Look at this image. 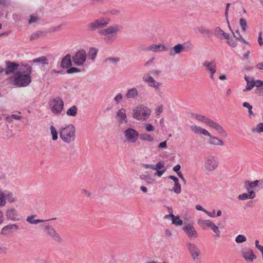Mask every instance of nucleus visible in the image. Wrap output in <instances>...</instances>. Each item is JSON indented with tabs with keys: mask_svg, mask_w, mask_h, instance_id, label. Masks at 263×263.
<instances>
[{
	"mask_svg": "<svg viewBox=\"0 0 263 263\" xmlns=\"http://www.w3.org/2000/svg\"><path fill=\"white\" fill-rule=\"evenodd\" d=\"M32 67L29 64H22L12 78L13 84L18 87H26L31 82Z\"/></svg>",
	"mask_w": 263,
	"mask_h": 263,
	"instance_id": "obj_1",
	"label": "nucleus"
},
{
	"mask_svg": "<svg viewBox=\"0 0 263 263\" xmlns=\"http://www.w3.org/2000/svg\"><path fill=\"white\" fill-rule=\"evenodd\" d=\"M121 27L118 25L109 26L108 28L99 30L98 32L104 36V40L107 43H112L117 36V33L121 30Z\"/></svg>",
	"mask_w": 263,
	"mask_h": 263,
	"instance_id": "obj_2",
	"label": "nucleus"
},
{
	"mask_svg": "<svg viewBox=\"0 0 263 263\" xmlns=\"http://www.w3.org/2000/svg\"><path fill=\"white\" fill-rule=\"evenodd\" d=\"M60 137L63 142L70 143L74 141L76 138V128L71 124H68L62 127L60 132Z\"/></svg>",
	"mask_w": 263,
	"mask_h": 263,
	"instance_id": "obj_3",
	"label": "nucleus"
},
{
	"mask_svg": "<svg viewBox=\"0 0 263 263\" xmlns=\"http://www.w3.org/2000/svg\"><path fill=\"white\" fill-rule=\"evenodd\" d=\"M133 117L137 120L145 121L150 116L151 109L144 105L137 106L133 110Z\"/></svg>",
	"mask_w": 263,
	"mask_h": 263,
	"instance_id": "obj_4",
	"label": "nucleus"
},
{
	"mask_svg": "<svg viewBox=\"0 0 263 263\" xmlns=\"http://www.w3.org/2000/svg\"><path fill=\"white\" fill-rule=\"evenodd\" d=\"M51 111L54 114H60L64 107V102L59 97L52 99L49 103Z\"/></svg>",
	"mask_w": 263,
	"mask_h": 263,
	"instance_id": "obj_5",
	"label": "nucleus"
},
{
	"mask_svg": "<svg viewBox=\"0 0 263 263\" xmlns=\"http://www.w3.org/2000/svg\"><path fill=\"white\" fill-rule=\"evenodd\" d=\"M109 22L110 20L108 18H101L96 20L87 24V30L92 31L99 28H104L109 24Z\"/></svg>",
	"mask_w": 263,
	"mask_h": 263,
	"instance_id": "obj_6",
	"label": "nucleus"
},
{
	"mask_svg": "<svg viewBox=\"0 0 263 263\" xmlns=\"http://www.w3.org/2000/svg\"><path fill=\"white\" fill-rule=\"evenodd\" d=\"M218 163L217 159L213 156H209L206 157L204 160L205 170L209 172H212L215 170L218 166Z\"/></svg>",
	"mask_w": 263,
	"mask_h": 263,
	"instance_id": "obj_7",
	"label": "nucleus"
},
{
	"mask_svg": "<svg viewBox=\"0 0 263 263\" xmlns=\"http://www.w3.org/2000/svg\"><path fill=\"white\" fill-rule=\"evenodd\" d=\"M86 52L84 49H81L76 52L72 58V62L77 66H82L86 62Z\"/></svg>",
	"mask_w": 263,
	"mask_h": 263,
	"instance_id": "obj_8",
	"label": "nucleus"
},
{
	"mask_svg": "<svg viewBox=\"0 0 263 263\" xmlns=\"http://www.w3.org/2000/svg\"><path fill=\"white\" fill-rule=\"evenodd\" d=\"M123 134L126 140L131 143H135L140 135L138 132L133 128H128L124 131Z\"/></svg>",
	"mask_w": 263,
	"mask_h": 263,
	"instance_id": "obj_9",
	"label": "nucleus"
},
{
	"mask_svg": "<svg viewBox=\"0 0 263 263\" xmlns=\"http://www.w3.org/2000/svg\"><path fill=\"white\" fill-rule=\"evenodd\" d=\"M258 187L263 189V179L256 180L254 181L246 180L244 182V188L248 192H255L254 190Z\"/></svg>",
	"mask_w": 263,
	"mask_h": 263,
	"instance_id": "obj_10",
	"label": "nucleus"
},
{
	"mask_svg": "<svg viewBox=\"0 0 263 263\" xmlns=\"http://www.w3.org/2000/svg\"><path fill=\"white\" fill-rule=\"evenodd\" d=\"M186 247L194 261L198 260L201 257V252L197 246L193 243H186Z\"/></svg>",
	"mask_w": 263,
	"mask_h": 263,
	"instance_id": "obj_11",
	"label": "nucleus"
},
{
	"mask_svg": "<svg viewBox=\"0 0 263 263\" xmlns=\"http://www.w3.org/2000/svg\"><path fill=\"white\" fill-rule=\"evenodd\" d=\"M43 227L46 233L54 241L58 242H62V238L52 226L49 224H45Z\"/></svg>",
	"mask_w": 263,
	"mask_h": 263,
	"instance_id": "obj_12",
	"label": "nucleus"
},
{
	"mask_svg": "<svg viewBox=\"0 0 263 263\" xmlns=\"http://www.w3.org/2000/svg\"><path fill=\"white\" fill-rule=\"evenodd\" d=\"M240 253L241 256L247 261L252 262L254 259L256 258V256L249 247H245L242 248Z\"/></svg>",
	"mask_w": 263,
	"mask_h": 263,
	"instance_id": "obj_13",
	"label": "nucleus"
},
{
	"mask_svg": "<svg viewBox=\"0 0 263 263\" xmlns=\"http://www.w3.org/2000/svg\"><path fill=\"white\" fill-rule=\"evenodd\" d=\"M6 66L5 69V72L6 75H9L12 73H15L14 72L18 70L20 68V64L11 61H6Z\"/></svg>",
	"mask_w": 263,
	"mask_h": 263,
	"instance_id": "obj_14",
	"label": "nucleus"
},
{
	"mask_svg": "<svg viewBox=\"0 0 263 263\" xmlns=\"http://www.w3.org/2000/svg\"><path fill=\"white\" fill-rule=\"evenodd\" d=\"M142 79L144 82L148 84L149 87L154 88L156 91L160 90V86H161V83L155 81L151 75L144 76L142 77Z\"/></svg>",
	"mask_w": 263,
	"mask_h": 263,
	"instance_id": "obj_15",
	"label": "nucleus"
},
{
	"mask_svg": "<svg viewBox=\"0 0 263 263\" xmlns=\"http://www.w3.org/2000/svg\"><path fill=\"white\" fill-rule=\"evenodd\" d=\"M186 235L190 239L197 238L198 237V233L192 224H188L183 228Z\"/></svg>",
	"mask_w": 263,
	"mask_h": 263,
	"instance_id": "obj_16",
	"label": "nucleus"
},
{
	"mask_svg": "<svg viewBox=\"0 0 263 263\" xmlns=\"http://www.w3.org/2000/svg\"><path fill=\"white\" fill-rule=\"evenodd\" d=\"M116 118L120 125L127 123L128 120L125 109L123 108L120 109L116 114Z\"/></svg>",
	"mask_w": 263,
	"mask_h": 263,
	"instance_id": "obj_17",
	"label": "nucleus"
},
{
	"mask_svg": "<svg viewBox=\"0 0 263 263\" xmlns=\"http://www.w3.org/2000/svg\"><path fill=\"white\" fill-rule=\"evenodd\" d=\"M143 50L146 51H152L154 52H157L162 51H167L168 48L162 44H152L149 46L145 47L143 49Z\"/></svg>",
	"mask_w": 263,
	"mask_h": 263,
	"instance_id": "obj_18",
	"label": "nucleus"
},
{
	"mask_svg": "<svg viewBox=\"0 0 263 263\" xmlns=\"http://www.w3.org/2000/svg\"><path fill=\"white\" fill-rule=\"evenodd\" d=\"M196 33H199L203 36L208 38L211 37L213 35V32L210 29L204 27L203 26H197L194 28Z\"/></svg>",
	"mask_w": 263,
	"mask_h": 263,
	"instance_id": "obj_19",
	"label": "nucleus"
},
{
	"mask_svg": "<svg viewBox=\"0 0 263 263\" xmlns=\"http://www.w3.org/2000/svg\"><path fill=\"white\" fill-rule=\"evenodd\" d=\"M6 216L8 219L12 221L19 220L17 212L14 208L8 209L6 212Z\"/></svg>",
	"mask_w": 263,
	"mask_h": 263,
	"instance_id": "obj_20",
	"label": "nucleus"
},
{
	"mask_svg": "<svg viewBox=\"0 0 263 263\" xmlns=\"http://www.w3.org/2000/svg\"><path fill=\"white\" fill-rule=\"evenodd\" d=\"M209 126L215 129L223 137H226L227 136V134L223 128L219 124L215 122L213 120H212L209 125Z\"/></svg>",
	"mask_w": 263,
	"mask_h": 263,
	"instance_id": "obj_21",
	"label": "nucleus"
},
{
	"mask_svg": "<svg viewBox=\"0 0 263 263\" xmlns=\"http://www.w3.org/2000/svg\"><path fill=\"white\" fill-rule=\"evenodd\" d=\"M72 59L69 54H66L62 59L61 67L62 68L67 69L72 66Z\"/></svg>",
	"mask_w": 263,
	"mask_h": 263,
	"instance_id": "obj_22",
	"label": "nucleus"
},
{
	"mask_svg": "<svg viewBox=\"0 0 263 263\" xmlns=\"http://www.w3.org/2000/svg\"><path fill=\"white\" fill-rule=\"evenodd\" d=\"M203 66L205 68L206 71L210 73H215L216 72V66L214 61L209 62L204 61Z\"/></svg>",
	"mask_w": 263,
	"mask_h": 263,
	"instance_id": "obj_23",
	"label": "nucleus"
},
{
	"mask_svg": "<svg viewBox=\"0 0 263 263\" xmlns=\"http://www.w3.org/2000/svg\"><path fill=\"white\" fill-rule=\"evenodd\" d=\"M208 143L214 146H223L224 145L223 142L217 137L211 136L208 141Z\"/></svg>",
	"mask_w": 263,
	"mask_h": 263,
	"instance_id": "obj_24",
	"label": "nucleus"
},
{
	"mask_svg": "<svg viewBox=\"0 0 263 263\" xmlns=\"http://www.w3.org/2000/svg\"><path fill=\"white\" fill-rule=\"evenodd\" d=\"M184 50V47L183 44H178L175 45L173 49H172L170 52V55L171 56H174L175 54H179Z\"/></svg>",
	"mask_w": 263,
	"mask_h": 263,
	"instance_id": "obj_25",
	"label": "nucleus"
},
{
	"mask_svg": "<svg viewBox=\"0 0 263 263\" xmlns=\"http://www.w3.org/2000/svg\"><path fill=\"white\" fill-rule=\"evenodd\" d=\"M13 229L17 230L18 229V226L16 224L6 226L2 229L1 234L4 235H7L10 234L11 233V231Z\"/></svg>",
	"mask_w": 263,
	"mask_h": 263,
	"instance_id": "obj_26",
	"label": "nucleus"
},
{
	"mask_svg": "<svg viewBox=\"0 0 263 263\" xmlns=\"http://www.w3.org/2000/svg\"><path fill=\"white\" fill-rule=\"evenodd\" d=\"M192 117L195 118L196 119L198 120L199 121H201L204 122L205 124H206L207 125L209 126L211 122L212 121V119L208 118L204 116L197 114H193Z\"/></svg>",
	"mask_w": 263,
	"mask_h": 263,
	"instance_id": "obj_27",
	"label": "nucleus"
},
{
	"mask_svg": "<svg viewBox=\"0 0 263 263\" xmlns=\"http://www.w3.org/2000/svg\"><path fill=\"white\" fill-rule=\"evenodd\" d=\"M138 96V92L136 87H133L129 89L126 94L125 97L127 99L136 98Z\"/></svg>",
	"mask_w": 263,
	"mask_h": 263,
	"instance_id": "obj_28",
	"label": "nucleus"
},
{
	"mask_svg": "<svg viewBox=\"0 0 263 263\" xmlns=\"http://www.w3.org/2000/svg\"><path fill=\"white\" fill-rule=\"evenodd\" d=\"M245 79L247 82V86L246 88L243 89V91H250L255 86V83H254V80L252 78H249L246 76L245 77Z\"/></svg>",
	"mask_w": 263,
	"mask_h": 263,
	"instance_id": "obj_29",
	"label": "nucleus"
},
{
	"mask_svg": "<svg viewBox=\"0 0 263 263\" xmlns=\"http://www.w3.org/2000/svg\"><path fill=\"white\" fill-rule=\"evenodd\" d=\"M256 196L255 192L252 191L248 192L247 193L240 194L238 198L240 200H245L248 199H253Z\"/></svg>",
	"mask_w": 263,
	"mask_h": 263,
	"instance_id": "obj_30",
	"label": "nucleus"
},
{
	"mask_svg": "<svg viewBox=\"0 0 263 263\" xmlns=\"http://www.w3.org/2000/svg\"><path fill=\"white\" fill-rule=\"evenodd\" d=\"M139 178L141 180L145 181L146 184H150L154 182V179L148 174L147 172H145V174H142L139 176Z\"/></svg>",
	"mask_w": 263,
	"mask_h": 263,
	"instance_id": "obj_31",
	"label": "nucleus"
},
{
	"mask_svg": "<svg viewBox=\"0 0 263 263\" xmlns=\"http://www.w3.org/2000/svg\"><path fill=\"white\" fill-rule=\"evenodd\" d=\"M29 63H39L43 65H48V60L46 57L42 56L38 58H36L32 61H29Z\"/></svg>",
	"mask_w": 263,
	"mask_h": 263,
	"instance_id": "obj_32",
	"label": "nucleus"
},
{
	"mask_svg": "<svg viewBox=\"0 0 263 263\" xmlns=\"http://www.w3.org/2000/svg\"><path fill=\"white\" fill-rule=\"evenodd\" d=\"M36 216L35 215H31L28 216L26 218V221L30 224H37L40 222H43L45 220L42 219H35Z\"/></svg>",
	"mask_w": 263,
	"mask_h": 263,
	"instance_id": "obj_33",
	"label": "nucleus"
},
{
	"mask_svg": "<svg viewBox=\"0 0 263 263\" xmlns=\"http://www.w3.org/2000/svg\"><path fill=\"white\" fill-rule=\"evenodd\" d=\"M4 193H5V199H7L9 202L13 203L16 201V198L12 193L7 191Z\"/></svg>",
	"mask_w": 263,
	"mask_h": 263,
	"instance_id": "obj_34",
	"label": "nucleus"
},
{
	"mask_svg": "<svg viewBox=\"0 0 263 263\" xmlns=\"http://www.w3.org/2000/svg\"><path fill=\"white\" fill-rule=\"evenodd\" d=\"M98 50L97 48L91 47L89 48L88 52V58L92 60H94L96 58Z\"/></svg>",
	"mask_w": 263,
	"mask_h": 263,
	"instance_id": "obj_35",
	"label": "nucleus"
},
{
	"mask_svg": "<svg viewBox=\"0 0 263 263\" xmlns=\"http://www.w3.org/2000/svg\"><path fill=\"white\" fill-rule=\"evenodd\" d=\"M139 137L140 139L142 141L152 142L154 140V137L147 133H143L142 134H140Z\"/></svg>",
	"mask_w": 263,
	"mask_h": 263,
	"instance_id": "obj_36",
	"label": "nucleus"
},
{
	"mask_svg": "<svg viewBox=\"0 0 263 263\" xmlns=\"http://www.w3.org/2000/svg\"><path fill=\"white\" fill-rule=\"evenodd\" d=\"M78 113V107L76 105H73L70 107L66 111V114L69 116L74 117Z\"/></svg>",
	"mask_w": 263,
	"mask_h": 263,
	"instance_id": "obj_37",
	"label": "nucleus"
},
{
	"mask_svg": "<svg viewBox=\"0 0 263 263\" xmlns=\"http://www.w3.org/2000/svg\"><path fill=\"white\" fill-rule=\"evenodd\" d=\"M242 106L248 109L249 117L250 118H252L255 117V114L252 111V106L248 102H244L242 104Z\"/></svg>",
	"mask_w": 263,
	"mask_h": 263,
	"instance_id": "obj_38",
	"label": "nucleus"
},
{
	"mask_svg": "<svg viewBox=\"0 0 263 263\" xmlns=\"http://www.w3.org/2000/svg\"><path fill=\"white\" fill-rule=\"evenodd\" d=\"M46 35V32H42L41 31H38L35 33H34L32 34L30 36V40H37L41 36H44Z\"/></svg>",
	"mask_w": 263,
	"mask_h": 263,
	"instance_id": "obj_39",
	"label": "nucleus"
},
{
	"mask_svg": "<svg viewBox=\"0 0 263 263\" xmlns=\"http://www.w3.org/2000/svg\"><path fill=\"white\" fill-rule=\"evenodd\" d=\"M212 222L210 220H201L199 219L198 220V223L202 228V229H205V226L210 227Z\"/></svg>",
	"mask_w": 263,
	"mask_h": 263,
	"instance_id": "obj_40",
	"label": "nucleus"
},
{
	"mask_svg": "<svg viewBox=\"0 0 263 263\" xmlns=\"http://www.w3.org/2000/svg\"><path fill=\"white\" fill-rule=\"evenodd\" d=\"M209 228H210L211 230L215 233L216 237H220V231L218 227L216 225H215L214 223L212 222Z\"/></svg>",
	"mask_w": 263,
	"mask_h": 263,
	"instance_id": "obj_41",
	"label": "nucleus"
},
{
	"mask_svg": "<svg viewBox=\"0 0 263 263\" xmlns=\"http://www.w3.org/2000/svg\"><path fill=\"white\" fill-rule=\"evenodd\" d=\"M51 134L52 135V139L53 141H55L58 139V133L57 131V129L53 126H51L50 127Z\"/></svg>",
	"mask_w": 263,
	"mask_h": 263,
	"instance_id": "obj_42",
	"label": "nucleus"
},
{
	"mask_svg": "<svg viewBox=\"0 0 263 263\" xmlns=\"http://www.w3.org/2000/svg\"><path fill=\"white\" fill-rule=\"evenodd\" d=\"M252 131L253 133H260L263 132V122L258 124L255 128H252Z\"/></svg>",
	"mask_w": 263,
	"mask_h": 263,
	"instance_id": "obj_43",
	"label": "nucleus"
},
{
	"mask_svg": "<svg viewBox=\"0 0 263 263\" xmlns=\"http://www.w3.org/2000/svg\"><path fill=\"white\" fill-rule=\"evenodd\" d=\"M224 31L222 30L219 27H216L214 29V34L220 39H222V34Z\"/></svg>",
	"mask_w": 263,
	"mask_h": 263,
	"instance_id": "obj_44",
	"label": "nucleus"
},
{
	"mask_svg": "<svg viewBox=\"0 0 263 263\" xmlns=\"http://www.w3.org/2000/svg\"><path fill=\"white\" fill-rule=\"evenodd\" d=\"M172 223L175 226H181L183 221L178 216H175V218L172 219Z\"/></svg>",
	"mask_w": 263,
	"mask_h": 263,
	"instance_id": "obj_45",
	"label": "nucleus"
},
{
	"mask_svg": "<svg viewBox=\"0 0 263 263\" xmlns=\"http://www.w3.org/2000/svg\"><path fill=\"white\" fill-rule=\"evenodd\" d=\"M172 191L176 194H179L181 192V187L179 182H175L174 187L173 188Z\"/></svg>",
	"mask_w": 263,
	"mask_h": 263,
	"instance_id": "obj_46",
	"label": "nucleus"
},
{
	"mask_svg": "<svg viewBox=\"0 0 263 263\" xmlns=\"http://www.w3.org/2000/svg\"><path fill=\"white\" fill-rule=\"evenodd\" d=\"M247 240L246 236L243 235L239 234L235 238V241L237 243H241Z\"/></svg>",
	"mask_w": 263,
	"mask_h": 263,
	"instance_id": "obj_47",
	"label": "nucleus"
},
{
	"mask_svg": "<svg viewBox=\"0 0 263 263\" xmlns=\"http://www.w3.org/2000/svg\"><path fill=\"white\" fill-rule=\"evenodd\" d=\"M5 196V193L4 192L0 193V206H4L6 203Z\"/></svg>",
	"mask_w": 263,
	"mask_h": 263,
	"instance_id": "obj_48",
	"label": "nucleus"
},
{
	"mask_svg": "<svg viewBox=\"0 0 263 263\" xmlns=\"http://www.w3.org/2000/svg\"><path fill=\"white\" fill-rule=\"evenodd\" d=\"M239 23L241 29L243 31H245L247 28V24L246 20L244 18H241L239 20Z\"/></svg>",
	"mask_w": 263,
	"mask_h": 263,
	"instance_id": "obj_49",
	"label": "nucleus"
},
{
	"mask_svg": "<svg viewBox=\"0 0 263 263\" xmlns=\"http://www.w3.org/2000/svg\"><path fill=\"white\" fill-rule=\"evenodd\" d=\"M201 128V127L196 125H193L191 126V129L195 134H200Z\"/></svg>",
	"mask_w": 263,
	"mask_h": 263,
	"instance_id": "obj_50",
	"label": "nucleus"
},
{
	"mask_svg": "<svg viewBox=\"0 0 263 263\" xmlns=\"http://www.w3.org/2000/svg\"><path fill=\"white\" fill-rule=\"evenodd\" d=\"M237 40L235 39V40L233 39H229L228 40V45L232 47H235L237 45Z\"/></svg>",
	"mask_w": 263,
	"mask_h": 263,
	"instance_id": "obj_51",
	"label": "nucleus"
},
{
	"mask_svg": "<svg viewBox=\"0 0 263 263\" xmlns=\"http://www.w3.org/2000/svg\"><path fill=\"white\" fill-rule=\"evenodd\" d=\"M106 62H110L114 64H117L120 61V58H108L105 60Z\"/></svg>",
	"mask_w": 263,
	"mask_h": 263,
	"instance_id": "obj_52",
	"label": "nucleus"
},
{
	"mask_svg": "<svg viewBox=\"0 0 263 263\" xmlns=\"http://www.w3.org/2000/svg\"><path fill=\"white\" fill-rule=\"evenodd\" d=\"M80 71H81V70L76 67H69V68H67V73H77V72H80Z\"/></svg>",
	"mask_w": 263,
	"mask_h": 263,
	"instance_id": "obj_53",
	"label": "nucleus"
},
{
	"mask_svg": "<svg viewBox=\"0 0 263 263\" xmlns=\"http://www.w3.org/2000/svg\"><path fill=\"white\" fill-rule=\"evenodd\" d=\"M229 29H230V30L232 31V34H233V35L234 37L236 40H237V39H239V37L241 36V35H240V33H239V31H238V30H236V31H235V32H234V31L232 30V29H231V27H230V25H229Z\"/></svg>",
	"mask_w": 263,
	"mask_h": 263,
	"instance_id": "obj_54",
	"label": "nucleus"
},
{
	"mask_svg": "<svg viewBox=\"0 0 263 263\" xmlns=\"http://www.w3.org/2000/svg\"><path fill=\"white\" fill-rule=\"evenodd\" d=\"M164 167V163L158 162L156 165H154V170H158Z\"/></svg>",
	"mask_w": 263,
	"mask_h": 263,
	"instance_id": "obj_55",
	"label": "nucleus"
},
{
	"mask_svg": "<svg viewBox=\"0 0 263 263\" xmlns=\"http://www.w3.org/2000/svg\"><path fill=\"white\" fill-rule=\"evenodd\" d=\"M123 99V96L121 93L118 94L115 98L114 100L116 102L117 104H119L122 99Z\"/></svg>",
	"mask_w": 263,
	"mask_h": 263,
	"instance_id": "obj_56",
	"label": "nucleus"
},
{
	"mask_svg": "<svg viewBox=\"0 0 263 263\" xmlns=\"http://www.w3.org/2000/svg\"><path fill=\"white\" fill-rule=\"evenodd\" d=\"M145 129L147 132H153L154 130V127L151 124H147L145 125Z\"/></svg>",
	"mask_w": 263,
	"mask_h": 263,
	"instance_id": "obj_57",
	"label": "nucleus"
},
{
	"mask_svg": "<svg viewBox=\"0 0 263 263\" xmlns=\"http://www.w3.org/2000/svg\"><path fill=\"white\" fill-rule=\"evenodd\" d=\"M183 45L184 49L186 48L187 49L192 50L194 48V45L191 43H185Z\"/></svg>",
	"mask_w": 263,
	"mask_h": 263,
	"instance_id": "obj_58",
	"label": "nucleus"
},
{
	"mask_svg": "<svg viewBox=\"0 0 263 263\" xmlns=\"http://www.w3.org/2000/svg\"><path fill=\"white\" fill-rule=\"evenodd\" d=\"M39 17L37 16H31L28 22L29 24L35 23L39 20Z\"/></svg>",
	"mask_w": 263,
	"mask_h": 263,
	"instance_id": "obj_59",
	"label": "nucleus"
},
{
	"mask_svg": "<svg viewBox=\"0 0 263 263\" xmlns=\"http://www.w3.org/2000/svg\"><path fill=\"white\" fill-rule=\"evenodd\" d=\"M10 4L9 0H0V6H7Z\"/></svg>",
	"mask_w": 263,
	"mask_h": 263,
	"instance_id": "obj_60",
	"label": "nucleus"
},
{
	"mask_svg": "<svg viewBox=\"0 0 263 263\" xmlns=\"http://www.w3.org/2000/svg\"><path fill=\"white\" fill-rule=\"evenodd\" d=\"M142 167L145 169L150 168L151 170H154V165L153 164H142Z\"/></svg>",
	"mask_w": 263,
	"mask_h": 263,
	"instance_id": "obj_61",
	"label": "nucleus"
},
{
	"mask_svg": "<svg viewBox=\"0 0 263 263\" xmlns=\"http://www.w3.org/2000/svg\"><path fill=\"white\" fill-rule=\"evenodd\" d=\"M108 13L111 15H118L120 13V11L117 9H112L108 11Z\"/></svg>",
	"mask_w": 263,
	"mask_h": 263,
	"instance_id": "obj_62",
	"label": "nucleus"
},
{
	"mask_svg": "<svg viewBox=\"0 0 263 263\" xmlns=\"http://www.w3.org/2000/svg\"><path fill=\"white\" fill-rule=\"evenodd\" d=\"M163 111V106L160 105L156 108V114L157 115H159Z\"/></svg>",
	"mask_w": 263,
	"mask_h": 263,
	"instance_id": "obj_63",
	"label": "nucleus"
},
{
	"mask_svg": "<svg viewBox=\"0 0 263 263\" xmlns=\"http://www.w3.org/2000/svg\"><path fill=\"white\" fill-rule=\"evenodd\" d=\"M200 134H202V135H203L204 136H207L209 137H211V136L210 133L208 130H206L205 129L202 128H201Z\"/></svg>",
	"mask_w": 263,
	"mask_h": 263,
	"instance_id": "obj_64",
	"label": "nucleus"
}]
</instances>
